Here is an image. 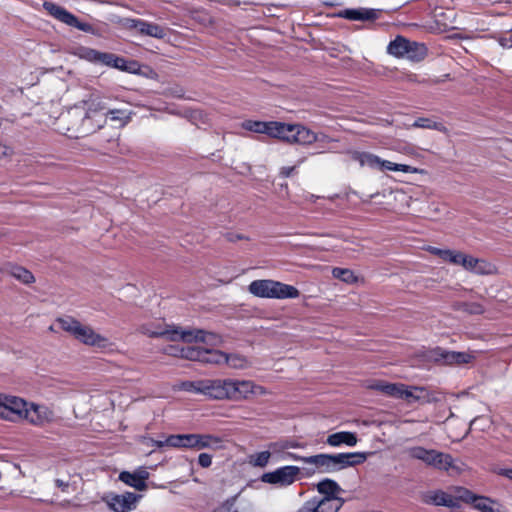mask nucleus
Here are the masks:
<instances>
[{
	"label": "nucleus",
	"instance_id": "f257e3e1",
	"mask_svg": "<svg viewBox=\"0 0 512 512\" xmlns=\"http://www.w3.org/2000/svg\"><path fill=\"white\" fill-rule=\"evenodd\" d=\"M367 456L366 452L320 453L308 456L306 464L309 466L304 468V472L306 476L335 473L364 463Z\"/></svg>",
	"mask_w": 512,
	"mask_h": 512
},
{
	"label": "nucleus",
	"instance_id": "f03ea898",
	"mask_svg": "<svg viewBox=\"0 0 512 512\" xmlns=\"http://www.w3.org/2000/svg\"><path fill=\"white\" fill-rule=\"evenodd\" d=\"M263 134L278 138L290 144L309 145L322 140L325 135L319 136L314 131L298 124H286L278 121H265Z\"/></svg>",
	"mask_w": 512,
	"mask_h": 512
},
{
	"label": "nucleus",
	"instance_id": "7ed1b4c3",
	"mask_svg": "<svg viewBox=\"0 0 512 512\" xmlns=\"http://www.w3.org/2000/svg\"><path fill=\"white\" fill-rule=\"evenodd\" d=\"M141 331L149 337H164L170 341L210 342L216 339L215 334L205 330H181L178 327L161 324L155 327L152 325H143Z\"/></svg>",
	"mask_w": 512,
	"mask_h": 512
},
{
	"label": "nucleus",
	"instance_id": "20e7f679",
	"mask_svg": "<svg viewBox=\"0 0 512 512\" xmlns=\"http://www.w3.org/2000/svg\"><path fill=\"white\" fill-rule=\"evenodd\" d=\"M59 326L62 330L70 333L76 340L84 345L92 346L100 349L107 348L110 345L109 339L88 326L83 325L72 317H64L58 319Z\"/></svg>",
	"mask_w": 512,
	"mask_h": 512
},
{
	"label": "nucleus",
	"instance_id": "39448f33",
	"mask_svg": "<svg viewBox=\"0 0 512 512\" xmlns=\"http://www.w3.org/2000/svg\"><path fill=\"white\" fill-rule=\"evenodd\" d=\"M248 291L256 297L274 299H295L300 294L299 290L292 285L269 279L252 281Z\"/></svg>",
	"mask_w": 512,
	"mask_h": 512
},
{
	"label": "nucleus",
	"instance_id": "423d86ee",
	"mask_svg": "<svg viewBox=\"0 0 512 512\" xmlns=\"http://www.w3.org/2000/svg\"><path fill=\"white\" fill-rule=\"evenodd\" d=\"M406 454L410 458L419 460L425 463L427 466L438 470H459V468L454 465V459L450 454L440 452L435 449H427L422 446H413L406 449Z\"/></svg>",
	"mask_w": 512,
	"mask_h": 512
},
{
	"label": "nucleus",
	"instance_id": "0eeeda50",
	"mask_svg": "<svg viewBox=\"0 0 512 512\" xmlns=\"http://www.w3.org/2000/svg\"><path fill=\"white\" fill-rule=\"evenodd\" d=\"M43 8L52 17H54L58 21L66 24L70 27H74L80 31H83L85 33H89L92 35L97 34V31L93 27V25L86 23V22H81L74 14H72L67 9H65L64 7H62L56 3L45 1L43 3Z\"/></svg>",
	"mask_w": 512,
	"mask_h": 512
},
{
	"label": "nucleus",
	"instance_id": "6e6552de",
	"mask_svg": "<svg viewBox=\"0 0 512 512\" xmlns=\"http://www.w3.org/2000/svg\"><path fill=\"white\" fill-rule=\"evenodd\" d=\"M228 399L241 401L248 399L252 395H265L267 390L250 380L228 379Z\"/></svg>",
	"mask_w": 512,
	"mask_h": 512
},
{
	"label": "nucleus",
	"instance_id": "1a4fd4ad",
	"mask_svg": "<svg viewBox=\"0 0 512 512\" xmlns=\"http://www.w3.org/2000/svg\"><path fill=\"white\" fill-rule=\"evenodd\" d=\"M300 468L294 465L282 466L274 471L266 472L261 476V481L279 487L292 485L300 474Z\"/></svg>",
	"mask_w": 512,
	"mask_h": 512
},
{
	"label": "nucleus",
	"instance_id": "9d476101",
	"mask_svg": "<svg viewBox=\"0 0 512 512\" xmlns=\"http://www.w3.org/2000/svg\"><path fill=\"white\" fill-rule=\"evenodd\" d=\"M368 387L396 399L410 400L419 398L413 394L414 390L419 389L418 387L407 386L402 383H389L386 381L375 380L372 381Z\"/></svg>",
	"mask_w": 512,
	"mask_h": 512
},
{
	"label": "nucleus",
	"instance_id": "9b49d317",
	"mask_svg": "<svg viewBox=\"0 0 512 512\" xmlns=\"http://www.w3.org/2000/svg\"><path fill=\"white\" fill-rule=\"evenodd\" d=\"M187 449H211L220 450L224 448V440L212 434H187Z\"/></svg>",
	"mask_w": 512,
	"mask_h": 512
},
{
	"label": "nucleus",
	"instance_id": "f8f14e48",
	"mask_svg": "<svg viewBox=\"0 0 512 512\" xmlns=\"http://www.w3.org/2000/svg\"><path fill=\"white\" fill-rule=\"evenodd\" d=\"M1 399H3L5 408L7 410L5 411L6 420L17 421L20 419H25L29 404L24 399L5 394L1 395Z\"/></svg>",
	"mask_w": 512,
	"mask_h": 512
},
{
	"label": "nucleus",
	"instance_id": "ddd939ff",
	"mask_svg": "<svg viewBox=\"0 0 512 512\" xmlns=\"http://www.w3.org/2000/svg\"><path fill=\"white\" fill-rule=\"evenodd\" d=\"M54 419L55 415L53 410H51L46 405H40L35 403H30L28 405L25 420H27L30 424L42 427L48 423L53 422Z\"/></svg>",
	"mask_w": 512,
	"mask_h": 512
},
{
	"label": "nucleus",
	"instance_id": "4468645a",
	"mask_svg": "<svg viewBox=\"0 0 512 512\" xmlns=\"http://www.w3.org/2000/svg\"><path fill=\"white\" fill-rule=\"evenodd\" d=\"M140 496L126 492L124 494H114L106 498L108 507L115 512H129L136 507Z\"/></svg>",
	"mask_w": 512,
	"mask_h": 512
},
{
	"label": "nucleus",
	"instance_id": "2eb2a0df",
	"mask_svg": "<svg viewBox=\"0 0 512 512\" xmlns=\"http://www.w3.org/2000/svg\"><path fill=\"white\" fill-rule=\"evenodd\" d=\"M149 478V472L145 467H138L133 472L122 471L119 474V480L138 491L146 489V480Z\"/></svg>",
	"mask_w": 512,
	"mask_h": 512
},
{
	"label": "nucleus",
	"instance_id": "dca6fc26",
	"mask_svg": "<svg viewBox=\"0 0 512 512\" xmlns=\"http://www.w3.org/2000/svg\"><path fill=\"white\" fill-rule=\"evenodd\" d=\"M86 113L82 120V130L84 133L88 127L97 124V120L101 118L103 114H106L105 104L97 99H92L86 102Z\"/></svg>",
	"mask_w": 512,
	"mask_h": 512
},
{
	"label": "nucleus",
	"instance_id": "f3484780",
	"mask_svg": "<svg viewBox=\"0 0 512 512\" xmlns=\"http://www.w3.org/2000/svg\"><path fill=\"white\" fill-rule=\"evenodd\" d=\"M228 379H204L203 395L211 399H228Z\"/></svg>",
	"mask_w": 512,
	"mask_h": 512
},
{
	"label": "nucleus",
	"instance_id": "a211bd4d",
	"mask_svg": "<svg viewBox=\"0 0 512 512\" xmlns=\"http://www.w3.org/2000/svg\"><path fill=\"white\" fill-rule=\"evenodd\" d=\"M338 16L351 21H373L378 18L379 10L372 8H348L340 11Z\"/></svg>",
	"mask_w": 512,
	"mask_h": 512
},
{
	"label": "nucleus",
	"instance_id": "6ab92c4d",
	"mask_svg": "<svg viewBox=\"0 0 512 512\" xmlns=\"http://www.w3.org/2000/svg\"><path fill=\"white\" fill-rule=\"evenodd\" d=\"M436 360L444 364H467L471 362L473 356L467 352L449 351L446 349L438 348L435 351Z\"/></svg>",
	"mask_w": 512,
	"mask_h": 512
},
{
	"label": "nucleus",
	"instance_id": "aec40b11",
	"mask_svg": "<svg viewBox=\"0 0 512 512\" xmlns=\"http://www.w3.org/2000/svg\"><path fill=\"white\" fill-rule=\"evenodd\" d=\"M107 118L111 121H118L120 125H125L130 120V115L125 110L120 109H112L106 111V114H103L100 119L97 120V124L86 129L87 133H93L104 126Z\"/></svg>",
	"mask_w": 512,
	"mask_h": 512
},
{
	"label": "nucleus",
	"instance_id": "412c9836",
	"mask_svg": "<svg viewBox=\"0 0 512 512\" xmlns=\"http://www.w3.org/2000/svg\"><path fill=\"white\" fill-rule=\"evenodd\" d=\"M315 512H338L344 504L343 498H311Z\"/></svg>",
	"mask_w": 512,
	"mask_h": 512
},
{
	"label": "nucleus",
	"instance_id": "4be33fe9",
	"mask_svg": "<svg viewBox=\"0 0 512 512\" xmlns=\"http://www.w3.org/2000/svg\"><path fill=\"white\" fill-rule=\"evenodd\" d=\"M426 503L433 504L435 506H445L448 508H457L459 504L454 497L442 490H436L428 493L425 499Z\"/></svg>",
	"mask_w": 512,
	"mask_h": 512
},
{
	"label": "nucleus",
	"instance_id": "5701e85b",
	"mask_svg": "<svg viewBox=\"0 0 512 512\" xmlns=\"http://www.w3.org/2000/svg\"><path fill=\"white\" fill-rule=\"evenodd\" d=\"M327 444L332 447H340L341 445H346L348 447H354L358 438L355 433L349 431H341L330 434L326 440Z\"/></svg>",
	"mask_w": 512,
	"mask_h": 512
},
{
	"label": "nucleus",
	"instance_id": "b1692460",
	"mask_svg": "<svg viewBox=\"0 0 512 512\" xmlns=\"http://www.w3.org/2000/svg\"><path fill=\"white\" fill-rule=\"evenodd\" d=\"M316 489L319 494L323 495L322 498H342L340 494L343 492V489L333 479L325 478L319 481Z\"/></svg>",
	"mask_w": 512,
	"mask_h": 512
},
{
	"label": "nucleus",
	"instance_id": "393cba45",
	"mask_svg": "<svg viewBox=\"0 0 512 512\" xmlns=\"http://www.w3.org/2000/svg\"><path fill=\"white\" fill-rule=\"evenodd\" d=\"M212 512H251L247 503L239 499V495L229 497Z\"/></svg>",
	"mask_w": 512,
	"mask_h": 512
},
{
	"label": "nucleus",
	"instance_id": "a878e982",
	"mask_svg": "<svg viewBox=\"0 0 512 512\" xmlns=\"http://www.w3.org/2000/svg\"><path fill=\"white\" fill-rule=\"evenodd\" d=\"M2 272H8L12 277L23 284H31L35 282L34 275L25 267L19 266L17 264L8 263L4 268H1Z\"/></svg>",
	"mask_w": 512,
	"mask_h": 512
},
{
	"label": "nucleus",
	"instance_id": "bb28decb",
	"mask_svg": "<svg viewBox=\"0 0 512 512\" xmlns=\"http://www.w3.org/2000/svg\"><path fill=\"white\" fill-rule=\"evenodd\" d=\"M411 45V41L406 39L403 36H397L394 40H392L387 46L388 54L395 56L397 58H405L407 54V47Z\"/></svg>",
	"mask_w": 512,
	"mask_h": 512
},
{
	"label": "nucleus",
	"instance_id": "cd10ccee",
	"mask_svg": "<svg viewBox=\"0 0 512 512\" xmlns=\"http://www.w3.org/2000/svg\"><path fill=\"white\" fill-rule=\"evenodd\" d=\"M351 158L357 161L361 166L370 168H379L380 157L369 152L353 151Z\"/></svg>",
	"mask_w": 512,
	"mask_h": 512
},
{
	"label": "nucleus",
	"instance_id": "c85d7f7f",
	"mask_svg": "<svg viewBox=\"0 0 512 512\" xmlns=\"http://www.w3.org/2000/svg\"><path fill=\"white\" fill-rule=\"evenodd\" d=\"M407 47V54L405 58L414 61L419 62L425 58L427 55V47L423 43H419L416 41H411V45H408Z\"/></svg>",
	"mask_w": 512,
	"mask_h": 512
},
{
	"label": "nucleus",
	"instance_id": "c756f323",
	"mask_svg": "<svg viewBox=\"0 0 512 512\" xmlns=\"http://www.w3.org/2000/svg\"><path fill=\"white\" fill-rule=\"evenodd\" d=\"M227 360V354L220 350L204 349L202 354V362L207 364H224Z\"/></svg>",
	"mask_w": 512,
	"mask_h": 512
},
{
	"label": "nucleus",
	"instance_id": "7c9ffc66",
	"mask_svg": "<svg viewBox=\"0 0 512 512\" xmlns=\"http://www.w3.org/2000/svg\"><path fill=\"white\" fill-rule=\"evenodd\" d=\"M497 502L486 496L477 495L475 501H473V508L480 512H500L499 509H495L494 505Z\"/></svg>",
	"mask_w": 512,
	"mask_h": 512
},
{
	"label": "nucleus",
	"instance_id": "2f4dec72",
	"mask_svg": "<svg viewBox=\"0 0 512 512\" xmlns=\"http://www.w3.org/2000/svg\"><path fill=\"white\" fill-rule=\"evenodd\" d=\"M224 364H227L232 369H246L250 366L249 360L237 353L227 354V360H225Z\"/></svg>",
	"mask_w": 512,
	"mask_h": 512
},
{
	"label": "nucleus",
	"instance_id": "473e14b6",
	"mask_svg": "<svg viewBox=\"0 0 512 512\" xmlns=\"http://www.w3.org/2000/svg\"><path fill=\"white\" fill-rule=\"evenodd\" d=\"M187 440V434H172L164 439V443L166 447L187 449Z\"/></svg>",
	"mask_w": 512,
	"mask_h": 512
},
{
	"label": "nucleus",
	"instance_id": "72a5a7b5",
	"mask_svg": "<svg viewBox=\"0 0 512 512\" xmlns=\"http://www.w3.org/2000/svg\"><path fill=\"white\" fill-rule=\"evenodd\" d=\"M412 127L415 128H425L437 131H444L445 127L442 123L436 122L430 118H418L412 124Z\"/></svg>",
	"mask_w": 512,
	"mask_h": 512
},
{
	"label": "nucleus",
	"instance_id": "f704fd0d",
	"mask_svg": "<svg viewBox=\"0 0 512 512\" xmlns=\"http://www.w3.org/2000/svg\"><path fill=\"white\" fill-rule=\"evenodd\" d=\"M204 379L195 381H183L179 384L182 391L203 395Z\"/></svg>",
	"mask_w": 512,
	"mask_h": 512
},
{
	"label": "nucleus",
	"instance_id": "c9c22d12",
	"mask_svg": "<svg viewBox=\"0 0 512 512\" xmlns=\"http://www.w3.org/2000/svg\"><path fill=\"white\" fill-rule=\"evenodd\" d=\"M454 493H455V496H453V497H454V499L457 500L458 504H459V501H463L465 503L472 504L473 501H475V498L477 496V494L473 493L469 489L460 487V486L454 488Z\"/></svg>",
	"mask_w": 512,
	"mask_h": 512
},
{
	"label": "nucleus",
	"instance_id": "e433bc0d",
	"mask_svg": "<svg viewBox=\"0 0 512 512\" xmlns=\"http://www.w3.org/2000/svg\"><path fill=\"white\" fill-rule=\"evenodd\" d=\"M332 275L334 278L340 279L345 283H354L357 280L353 271L347 268L335 267L332 270Z\"/></svg>",
	"mask_w": 512,
	"mask_h": 512
},
{
	"label": "nucleus",
	"instance_id": "4c0bfd02",
	"mask_svg": "<svg viewBox=\"0 0 512 512\" xmlns=\"http://www.w3.org/2000/svg\"><path fill=\"white\" fill-rule=\"evenodd\" d=\"M271 457L270 451H261L250 456V464L255 467H265L269 463Z\"/></svg>",
	"mask_w": 512,
	"mask_h": 512
},
{
	"label": "nucleus",
	"instance_id": "58836bf2",
	"mask_svg": "<svg viewBox=\"0 0 512 512\" xmlns=\"http://www.w3.org/2000/svg\"><path fill=\"white\" fill-rule=\"evenodd\" d=\"M480 263H484L483 261H480L477 258H474L472 256L465 255V258L462 259V266L470 271L483 274L485 271L480 266Z\"/></svg>",
	"mask_w": 512,
	"mask_h": 512
},
{
	"label": "nucleus",
	"instance_id": "ea45409f",
	"mask_svg": "<svg viewBox=\"0 0 512 512\" xmlns=\"http://www.w3.org/2000/svg\"><path fill=\"white\" fill-rule=\"evenodd\" d=\"M143 35L161 39L166 34L164 28L160 25L147 22L145 29L143 30Z\"/></svg>",
	"mask_w": 512,
	"mask_h": 512
},
{
	"label": "nucleus",
	"instance_id": "a19ab883",
	"mask_svg": "<svg viewBox=\"0 0 512 512\" xmlns=\"http://www.w3.org/2000/svg\"><path fill=\"white\" fill-rule=\"evenodd\" d=\"M202 354L203 348L188 347L181 349V356L191 361L202 362Z\"/></svg>",
	"mask_w": 512,
	"mask_h": 512
},
{
	"label": "nucleus",
	"instance_id": "79ce46f5",
	"mask_svg": "<svg viewBox=\"0 0 512 512\" xmlns=\"http://www.w3.org/2000/svg\"><path fill=\"white\" fill-rule=\"evenodd\" d=\"M457 309L467 312L469 314H482L484 308L479 303L462 302L457 305Z\"/></svg>",
	"mask_w": 512,
	"mask_h": 512
},
{
	"label": "nucleus",
	"instance_id": "37998d69",
	"mask_svg": "<svg viewBox=\"0 0 512 512\" xmlns=\"http://www.w3.org/2000/svg\"><path fill=\"white\" fill-rule=\"evenodd\" d=\"M138 66L137 62L135 61H128L123 57L118 58L117 64L113 66V68L119 69L121 71H126L133 73L136 71V67Z\"/></svg>",
	"mask_w": 512,
	"mask_h": 512
},
{
	"label": "nucleus",
	"instance_id": "c03bdc74",
	"mask_svg": "<svg viewBox=\"0 0 512 512\" xmlns=\"http://www.w3.org/2000/svg\"><path fill=\"white\" fill-rule=\"evenodd\" d=\"M265 121L247 120L243 123V128L247 131L263 134Z\"/></svg>",
	"mask_w": 512,
	"mask_h": 512
},
{
	"label": "nucleus",
	"instance_id": "a18cd8bd",
	"mask_svg": "<svg viewBox=\"0 0 512 512\" xmlns=\"http://www.w3.org/2000/svg\"><path fill=\"white\" fill-rule=\"evenodd\" d=\"M98 50L93 48H82L80 57L91 62L96 63V57H97Z\"/></svg>",
	"mask_w": 512,
	"mask_h": 512
},
{
	"label": "nucleus",
	"instance_id": "49530a36",
	"mask_svg": "<svg viewBox=\"0 0 512 512\" xmlns=\"http://www.w3.org/2000/svg\"><path fill=\"white\" fill-rule=\"evenodd\" d=\"M146 24H147V21L142 20V19H130V20H128V26L130 28L136 29L142 35H143V30L145 29Z\"/></svg>",
	"mask_w": 512,
	"mask_h": 512
},
{
	"label": "nucleus",
	"instance_id": "de8ad7c7",
	"mask_svg": "<svg viewBox=\"0 0 512 512\" xmlns=\"http://www.w3.org/2000/svg\"><path fill=\"white\" fill-rule=\"evenodd\" d=\"M198 464L203 468H208L212 464V455L208 453H201L198 456Z\"/></svg>",
	"mask_w": 512,
	"mask_h": 512
},
{
	"label": "nucleus",
	"instance_id": "09e8293b",
	"mask_svg": "<svg viewBox=\"0 0 512 512\" xmlns=\"http://www.w3.org/2000/svg\"><path fill=\"white\" fill-rule=\"evenodd\" d=\"M306 458H308V456H300V455L292 453V452L284 453L282 456V460L301 461L304 464H306Z\"/></svg>",
	"mask_w": 512,
	"mask_h": 512
},
{
	"label": "nucleus",
	"instance_id": "8fccbe9b",
	"mask_svg": "<svg viewBox=\"0 0 512 512\" xmlns=\"http://www.w3.org/2000/svg\"><path fill=\"white\" fill-rule=\"evenodd\" d=\"M397 163H394V162H391V161H388V160H382L380 158V163H379V170L381 171H395L396 168H394L396 166Z\"/></svg>",
	"mask_w": 512,
	"mask_h": 512
},
{
	"label": "nucleus",
	"instance_id": "3c124183",
	"mask_svg": "<svg viewBox=\"0 0 512 512\" xmlns=\"http://www.w3.org/2000/svg\"><path fill=\"white\" fill-rule=\"evenodd\" d=\"M394 168H396L395 171H397V172H403V173H417L418 172L417 168L412 167L410 165H406V164H398L397 163Z\"/></svg>",
	"mask_w": 512,
	"mask_h": 512
},
{
	"label": "nucleus",
	"instance_id": "603ef678",
	"mask_svg": "<svg viewBox=\"0 0 512 512\" xmlns=\"http://www.w3.org/2000/svg\"><path fill=\"white\" fill-rule=\"evenodd\" d=\"M303 444L297 442V441H285L280 444L281 449H288V448H303Z\"/></svg>",
	"mask_w": 512,
	"mask_h": 512
},
{
	"label": "nucleus",
	"instance_id": "864d4df0",
	"mask_svg": "<svg viewBox=\"0 0 512 512\" xmlns=\"http://www.w3.org/2000/svg\"><path fill=\"white\" fill-rule=\"evenodd\" d=\"M465 258V254L453 251L450 263L462 265V259Z\"/></svg>",
	"mask_w": 512,
	"mask_h": 512
},
{
	"label": "nucleus",
	"instance_id": "5fc2aeb1",
	"mask_svg": "<svg viewBox=\"0 0 512 512\" xmlns=\"http://www.w3.org/2000/svg\"><path fill=\"white\" fill-rule=\"evenodd\" d=\"M498 43L503 48H512V37H499Z\"/></svg>",
	"mask_w": 512,
	"mask_h": 512
},
{
	"label": "nucleus",
	"instance_id": "6e6d98bb",
	"mask_svg": "<svg viewBox=\"0 0 512 512\" xmlns=\"http://www.w3.org/2000/svg\"><path fill=\"white\" fill-rule=\"evenodd\" d=\"M118 58L119 56L116 54L108 53V57L106 58L104 65L113 68V66L117 64Z\"/></svg>",
	"mask_w": 512,
	"mask_h": 512
},
{
	"label": "nucleus",
	"instance_id": "4d7b16f0",
	"mask_svg": "<svg viewBox=\"0 0 512 512\" xmlns=\"http://www.w3.org/2000/svg\"><path fill=\"white\" fill-rule=\"evenodd\" d=\"M313 505L311 499L307 500L304 505L297 510V512H315L313 509Z\"/></svg>",
	"mask_w": 512,
	"mask_h": 512
},
{
	"label": "nucleus",
	"instance_id": "13d9d810",
	"mask_svg": "<svg viewBox=\"0 0 512 512\" xmlns=\"http://www.w3.org/2000/svg\"><path fill=\"white\" fill-rule=\"evenodd\" d=\"M147 444L151 445V446H153V447H155L157 449L166 447V444L164 443V440H154L152 438H148L147 439Z\"/></svg>",
	"mask_w": 512,
	"mask_h": 512
},
{
	"label": "nucleus",
	"instance_id": "bf43d9fd",
	"mask_svg": "<svg viewBox=\"0 0 512 512\" xmlns=\"http://www.w3.org/2000/svg\"><path fill=\"white\" fill-rule=\"evenodd\" d=\"M294 170H295V167H293V166L282 167L280 174L284 177H290L292 175V173L294 172Z\"/></svg>",
	"mask_w": 512,
	"mask_h": 512
},
{
	"label": "nucleus",
	"instance_id": "052dcab7",
	"mask_svg": "<svg viewBox=\"0 0 512 512\" xmlns=\"http://www.w3.org/2000/svg\"><path fill=\"white\" fill-rule=\"evenodd\" d=\"M107 57H108V52L98 51L95 64H103L104 65Z\"/></svg>",
	"mask_w": 512,
	"mask_h": 512
},
{
	"label": "nucleus",
	"instance_id": "680f3d73",
	"mask_svg": "<svg viewBox=\"0 0 512 512\" xmlns=\"http://www.w3.org/2000/svg\"><path fill=\"white\" fill-rule=\"evenodd\" d=\"M11 154H12V149L9 146H7V145L0 146V158L9 156Z\"/></svg>",
	"mask_w": 512,
	"mask_h": 512
},
{
	"label": "nucleus",
	"instance_id": "e2e57ef3",
	"mask_svg": "<svg viewBox=\"0 0 512 512\" xmlns=\"http://www.w3.org/2000/svg\"><path fill=\"white\" fill-rule=\"evenodd\" d=\"M453 250L449 249H443L442 254L440 255V258L444 261L450 262V258H452Z\"/></svg>",
	"mask_w": 512,
	"mask_h": 512
},
{
	"label": "nucleus",
	"instance_id": "0e129e2a",
	"mask_svg": "<svg viewBox=\"0 0 512 512\" xmlns=\"http://www.w3.org/2000/svg\"><path fill=\"white\" fill-rule=\"evenodd\" d=\"M432 254L434 255H437L440 257V255L442 254V251L443 249H439V248H436V247H429L428 249Z\"/></svg>",
	"mask_w": 512,
	"mask_h": 512
},
{
	"label": "nucleus",
	"instance_id": "69168bd1",
	"mask_svg": "<svg viewBox=\"0 0 512 512\" xmlns=\"http://www.w3.org/2000/svg\"><path fill=\"white\" fill-rule=\"evenodd\" d=\"M502 475H504L508 479L512 480V469H505V470H503Z\"/></svg>",
	"mask_w": 512,
	"mask_h": 512
},
{
	"label": "nucleus",
	"instance_id": "338daca9",
	"mask_svg": "<svg viewBox=\"0 0 512 512\" xmlns=\"http://www.w3.org/2000/svg\"><path fill=\"white\" fill-rule=\"evenodd\" d=\"M56 485H57L58 487H61V488H65V487H67V486H68V484H67V483H65L64 481H62V480H60V479H57V480H56Z\"/></svg>",
	"mask_w": 512,
	"mask_h": 512
},
{
	"label": "nucleus",
	"instance_id": "774afa93",
	"mask_svg": "<svg viewBox=\"0 0 512 512\" xmlns=\"http://www.w3.org/2000/svg\"><path fill=\"white\" fill-rule=\"evenodd\" d=\"M477 420H478V418L473 419V420L471 421L470 425L475 424Z\"/></svg>",
	"mask_w": 512,
	"mask_h": 512
}]
</instances>
